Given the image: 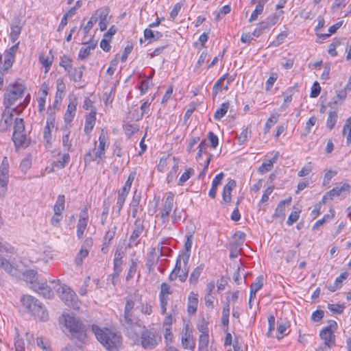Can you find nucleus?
Listing matches in <instances>:
<instances>
[{
  "label": "nucleus",
  "instance_id": "f257e3e1",
  "mask_svg": "<svg viewBox=\"0 0 351 351\" xmlns=\"http://www.w3.org/2000/svg\"><path fill=\"white\" fill-rule=\"evenodd\" d=\"M59 323L64 327L63 331L72 340L80 343H85L87 341V326L72 314L64 313L59 317Z\"/></svg>",
  "mask_w": 351,
  "mask_h": 351
},
{
  "label": "nucleus",
  "instance_id": "f03ea898",
  "mask_svg": "<svg viewBox=\"0 0 351 351\" xmlns=\"http://www.w3.org/2000/svg\"><path fill=\"white\" fill-rule=\"evenodd\" d=\"M91 330L97 340L108 351H117L121 348L122 337L119 332L108 328H101L95 324L91 326Z\"/></svg>",
  "mask_w": 351,
  "mask_h": 351
},
{
  "label": "nucleus",
  "instance_id": "7ed1b4c3",
  "mask_svg": "<svg viewBox=\"0 0 351 351\" xmlns=\"http://www.w3.org/2000/svg\"><path fill=\"white\" fill-rule=\"evenodd\" d=\"M134 302L132 299H127L124 308L123 319L121 320L122 325L126 329L127 335L135 339L138 337L142 328L139 320L134 315L133 308Z\"/></svg>",
  "mask_w": 351,
  "mask_h": 351
},
{
  "label": "nucleus",
  "instance_id": "20e7f679",
  "mask_svg": "<svg viewBox=\"0 0 351 351\" xmlns=\"http://www.w3.org/2000/svg\"><path fill=\"white\" fill-rule=\"evenodd\" d=\"M21 302L22 306L31 313L34 316L38 317L41 320H46L48 317V313L43 306L41 302L33 296L27 295H23Z\"/></svg>",
  "mask_w": 351,
  "mask_h": 351
},
{
  "label": "nucleus",
  "instance_id": "39448f33",
  "mask_svg": "<svg viewBox=\"0 0 351 351\" xmlns=\"http://www.w3.org/2000/svg\"><path fill=\"white\" fill-rule=\"evenodd\" d=\"M0 267L3 268L11 276L16 278H21L23 276L27 282H29L32 284L37 282L36 274L37 272L33 269H26L25 271H21L19 268L14 267L8 261L0 255Z\"/></svg>",
  "mask_w": 351,
  "mask_h": 351
},
{
  "label": "nucleus",
  "instance_id": "423d86ee",
  "mask_svg": "<svg viewBox=\"0 0 351 351\" xmlns=\"http://www.w3.org/2000/svg\"><path fill=\"white\" fill-rule=\"evenodd\" d=\"M24 93V87L22 84H15L10 85L4 94L3 104L5 108L10 109L15 101L22 97Z\"/></svg>",
  "mask_w": 351,
  "mask_h": 351
},
{
  "label": "nucleus",
  "instance_id": "0eeeda50",
  "mask_svg": "<svg viewBox=\"0 0 351 351\" xmlns=\"http://www.w3.org/2000/svg\"><path fill=\"white\" fill-rule=\"evenodd\" d=\"M57 291L60 293L62 300L66 305L74 309L80 308V301L75 293L68 286H60Z\"/></svg>",
  "mask_w": 351,
  "mask_h": 351
},
{
  "label": "nucleus",
  "instance_id": "6e6552de",
  "mask_svg": "<svg viewBox=\"0 0 351 351\" xmlns=\"http://www.w3.org/2000/svg\"><path fill=\"white\" fill-rule=\"evenodd\" d=\"M160 341V337L151 330H144L141 332V344L145 349L152 350L154 348Z\"/></svg>",
  "mask_w": 351,
  "mask_h": 351
},
{
  "label": "nucleus",
  "instance_id": "1a4fd4ad",
  "mask_svg": "<svg viewBox=\"0 0 351 351\" xmlns=\"http://www.w3.org/2000/svg\"><path fill=\"white\" fill-rule=\"evenodd\" d=\"M143 221L139 218L136 219L134 224L133 231L129 238L128 244L127 247L129 249L137 247L141 242L140 236L144 230Z\"/></svg>",
  "mask_w": 351,
  "mask_h": 351
},
{
  "label": "nucleus",
  "instance_id": "9d476101",
  "mask_svg": "<svg viewBox=\"0 0 351 351\" xmlns=\"http://www.w3.org/2000/svg\"><path fill=\"white\" fill-rule=\"evenodd\" d=\"M337 326L336 322L330 321L329 325L320 332L319 336L321 339L324 340V344L328 348L335 345V338L333 332L336 330Z\"/></svg>",
  "mask_w": 351,
  "mask_h": 351
},
{
  "label": "nucleus",
  "instance_id": "9b49d317",
  "mask_svg": "<svg viewBox=\"0 0 351 351\" xmlns=\"http://www.w3.org/2000/svg\"><path fill=\"white\" fill-rule=\"evenodd\" d=\"M174 202V195L172 192L167 193L161 211V219L164 223L169 221V214L172 210Z\"/></svg>",
  "mask_w": 351,
  "mask_h": 351
},
{
  "label": "nucleus",
  "instance_id": "f8f14e48",
  "mask_svg": "<svg viewBox=\"0 0 351 351\" xmlns=\"http://www.w3.org/2000/svg\"><path fill=\"white\" fill-rule=\"evenodd\" d=\"M350 189V185L347 183H339L332 190L326 193L323 198L322 203L325 204L327 200L332 199L334 197L339 196L343 191H348Z\"/></svg>",
  "mask_w": 351,
  "mask_h": 351
},
{
  "label": "nucleus",
  "instance_id": "ddd939ff",
  "mask_svg": "<svg viewBox=\"0 0 351 351\" xmlns=\"http://www.w3.org/2000/svg\"><path fill=\"white\" fill-rule=\"evenodd\" d=\"M189 256L190 254L189 253H185L182 256H180V267L179 270L176 271V274L178 275L181 282L186 281L188 276L189 269L187 267V264Z\"/></svg>",
  "mask_w": 351,
  "mask_h": 351
},
{
  "label": "nucleus",
  "instance_id": "4468645a",
  "mask_svg": "<svg viewBox=\"0 0 351 351\" xmlns=\"http://www.w3.org/2000/svg\"><path fill=\"white\" fill-rule=\"evenodd\" d=\"M13 114L12 112H10V109L5 108L1 114V119L0 121V132H5L8 131L12 124Z\"/></svg>",
  "mask_w": 351,
  "mask_h": 351
},
{
  "label": "nucleus",
  "instance_id": "2eb2a0df",
  "mask_svg": "<svg viewBox=\"0 0 351 351\" xmlns=\"http://www.w3.org/2000/svg\"><path fill=\"white\" fill-rule=\"evenodd\" d=\"M192 330L188 324H186L182 331V344L184 348L193 350L195 343L192 338Z\"/></svg>",
  "mask_w": 351,
  "mask_h": 351
},
{
  "label": "nucleus",
  "instance_id": "dca6fc26",
  "mask_svg": "<svg viewBox=\"0 0 351 351\" xmlns=\"http://www.w3.org/2000/svg\"><path fill=\"white\" fill-rule=\"evenodd\" d=\"M108 141V135L107 132L104 131V129L101 130V134L99 137V149L95 153V156L99 158H105V149L108 145L107 142Z\"/></svg>",
  "mask_w": 351,
  "mask_h": 351
},
{
  "label": "nucleus",
  "instance_id": "f3484780",
  "mask_svg": "<svg viewBox=\"0 0 351 351\" xmlns=\"http://www.w3.org/2000/svg\"><path fill=\"white\" fill-rule=\"evenodd\" d=\"M88 223V212L85 209L81 212L77 226V237L81 239Z\"/></svg>",
  "mask_w": 351,
  "mask_h": 351
},
{
  "label": "nucleus",
  "instance_id": "a211bd4d",
  "mask_svg": "<svg viewBox=\"0 0 351 351\" xmlns=\"http://www.w3.org/2000/svg\"><path fill=\"white\" fill-rule=\"evenodd\" d=\"M55 115L49 114L47 118L46 126L43 132V137L47 143H49L51 140V129L55 127Z\"/></svg>",
  "mask_w": 351,
  "mask_h": 351
},
{
  "label": "nucleus",
  "instance_id": "6ab92c4d",
  "mask_svg": "<svg viewBox=\"0 0 351 351\" xmlns=\"http://www.w3.org/2000/svg\"><path fill=\"white\" fill-rule=\"evenodd\" d=\"M109 12L110 10L108 8L97 10V21L99 20V25L101 32L106 30L107 28Z\"/></svg>",
  "mask_w": 351,
  "mask_h": 351
},
{
  "label": "nucleus",
  "instance_id": "aec40b11",
  "mask_svg": "<svg viewBox=\"0 0 351 351\" xmlns=\"http://www.w3.org/2000/svg\"><path fill=\"white\" fill-rule=\"evenodd\" d=\"M33 289L46 298L49 299L53 296L52 290L46 283L36 282L33 285Z\"/></svg>",
  "mask_w": 351,
  "mask_h": 351
},
{
  "label": "nucleus",
  "instance_id": "412c9836",
  "mask_svg": "<svg viewBox=\"0 0 351 351\" xmlns=\"http://www.w3.org/2000/svg\"><path fill=\"white\" fill-rule=\"evenodd\" d=\"M96 121V110L91 109L90 112L86 115L84 132L89 134L94 128Z\"/></svg>",
  "mask_w": 351,
  "mask_h": 351
},
{
  "label": "nucleus",
  "instance_id": "4be33fe9",
  "mask_svg": "<svg viewBox=\"0 0 351 351\" xmlns=\"http://www.w3.org/2000/svg\"><path fill=\"white\" fill-rule=\"evenodd\" d=\"M267 1L268 0H252V3H257V5L250 16L249 22L252 23L257 19L258 15L262 14L264 6Z\"/></svg>",
  "mask_w": 351,
  "mask_h": 351
},
{
  "label": "nucleus",
  "instance_id": "5701e85b",
  "mask_svg": "<svg viewBox=\"0 0 351 351\" xmlns=\"http://www.w3.org/2000/svg\"><path fill=\"white\" fill-rule=\"evenodd\" d=\"M198 304V295L191 292L188 298V313L190 315H193L197 311Z\"/></svg>",
  "mask_w": 351,
  "mask_h": 351
},
{
  "label": "nucleus",
  "instance_id": "b1692460",
  "mask_svg": "<svg viewBox=\"0 0 351 351\" xmlns=\"http://www.w3.org/2000/svg\"><path fill=\"white\" fill-rule=\"evenodd\" d=\"M291 197L280 202L278 204L275 213L273 215L274 217H285V206H289L291 204Z\"/></svg>",
  "mask_w": 351,
  "mask_h": 351
},
{
  "label": "nucleus",
  "instance_id": "393cba45",
  "mask_svg": "<svg viewBox=\"0 0 351 351\" xmlns=\"http://www.w3.org/2000/svg\"><path fill=\"white\" fill-rule=\"evenodd\" d=\"M85 69L86 67L84 65L73 69L71 67L70 71H67L70 79L75 82H80Z\"/></svg>",
  "mask_w": 351,
  "mask_h": 351
},
{
  "label": "nucleus",
  "instance_id": "a878e982",
  "mask_svg": "<svg viewBox=\"0 0 351 351\" xmlns=\"http://www.w3.org/2000/svg\"><path fill=\"white\" fill-rule=\"evenodd\" d=\"M236 186V182L234 180H230L224 186L223 191V200L225 202H230L231 201V192Z\"/></svg>",
  "mask_w": 351,
  "mask_h": 351
},
{
  "label": "nucleus",
  "instance_id": "bb28decb",
  "mask_svg": "<svg viewBox=\"0 0 351 351\" xmlns=\"http://www.w3.org/2000/svg\"><path fill=\"white\" fill-rule=\"evenodd\" d=\"M63 130L64 134L62 136V145L68 152H72L74 149L72 147L71 141L70 140L71 131L69 128L65 127Z\"/></svg>",
  "mask_w": 351,
  "mask_h": 351
},
{
  "label": "nucleus",
  "instance_id": "cd10ccee",
  "mask_svg": "<svg viewBox=\"0 0 351 351\" xmlns=\"http://www.w3.org/2000/svg\"><path fill=\"white\" fill-rule=\"evenodd\" d=\"M12 140L16 147H27L29 145L26 135L24 133L13 134Z\"/></svg>",
  "mask_w": 351,
  "mask_h": 351
},
{
  "label": "nucleus",
  "instance_id": "c85d7f7f",
  "mask_svg": "<svg viewBox=\"0 0 351 351\" xmlns=\"http://www.w3.org/2000/svg\"><path fill=\"white\" fill-rule=\"evenodd\" d=\"M77 109V104L75 101H71L67 107L66 112L64 114V121L67 123H71L75 114Z\"/></svg>",
  "mask_w": 351,
  "mask_h": 351
},
{
  "label": "nucleus",
  "instance_id": "c756f323",
  "mask_svg": "<svg viewBox=\"0 0 351 351\" xmlns=\"http://www.w3.org/2000/svg\"><path fill=\"white\" fill-rule=\"evenodd\" d=\"M233 241L230 244V246L240 248L245 242V234L241 232H236L233 236Z\"/></svg>",
  "mask_w": 351,
  "mask_h": 351
},
{
  "label": "nucleus",
  "instance_id": "7c9ffc66",
  "mask_svg": "<svg viewBox=\"0 0 351 351\" xmlns=\"http://www.w3.org/2000/svg\"><path fill=\"white\" fill-rule=\"evenodd\" d=\"M347 96V93L346 90L341 89L340 90L336 91V95L332 98V101H330L328 105L332 107L333 104H342L343 101L346 99Z\"/></svg>",
  "mask_w": 351,
  "mask_h": 351
},
{
  "label": "nucleus",
  "instance_id": "2f4dec72",
  "mask_svg": "<svg viewBox=\"0 0 351 351\" xmlns=\"http://www.w3.org/2000/svg\"><path fill=\"white\" fill-rule=\"evenodd\" d=\"M70 160V155L67 153L59 154V158L53 162V165L58 169L64 168Z\"/></svg>",
  "mask_w": 351,
  "mask_h": 351
},
{
  "label": "nucleus",
  "instance_id": "473e14b6",
  "mask_svg": "<svg viewBox=\"0 0 351 351\" xmlns=\"http://www.w3.org/2000/svg\"><path fill=\"white\" fill-rule=\"evenodd\" d=\"M9 165L6 157L2 160L0 167V180H8Z\"/></svg>",
  "mask_w": 351,
  "mask_h": 351
},
{
  "label": "nucleus",
  "instance_id": "72a5a7b5",
  "mask_svg": "<svg viewBox=\"0 0 351 351\" xmlns=\"http://www.w3.org/2000/svg\"><path fill=\"white\" fill-rule=\"evenodd\" d=\"M204 265L203 264L200 265L199 266L197 267L193 272L191 274L190 278H189V282L191 284H196L198 282L199 278L204 269Z\"/></svg>",
  "mask_w": 351,
  "mask_h": 351
},
{
  "label": "nucleus",
  "instance_id": "f704fd0d",
  "mask_svg": "<svg viewBox=\"0 0 351 351\" xmlns=\"http://www.w3.org/2000/svg\"><path fill=\"white\" fill-rule=\"evenodd\" d=\"M230 104L228 101L224 102L221 105V107L217 110L215 113L214 117L216 120H220L228 112Z\"/></svg>",
  "mask_w": 351,
  "mask_h": 351
},
{
  "label": "nucleus",
  "instance_id": "c9c22d12",
  "mask_svg": "<svg viewBox=\"0 0 351 351\" xmlns=\"http://www.w3.org/2000/svg\"><path fill=\"white\" fill-rule=\"evenodd\" d=\"M21 29L22 27L20 25L19 23L11 26L10 39L12 43H14L18 39Z\"/></svg>",
  "mask_w": 351,
  "mask_h": 351
},
{
  "label": "nucleus",
  "instance_id": "e433bc0d",
  "mask_svg": "<svg viewBox=\"0 0 351 351\" xmlns=\"http://www.w3.org/2000/svg\"><path fill=\"white\" fill-rule=\"evenodd\" d=\"M228 77V73L221 76L214 84L213 88V97H215L218 94L219 91H221L223 84L226 80V77Z\"/></svg>",
  "mask_w": 351,
  "mask_h": 351
},
{
  "label": "nucleus",
  "instance_id": "4c0bfd02",
  "mask_svg": "<svg viewBox=\"0 0 351 351\" xmlns=\"http://www.w3.org/2000/svg\"><path fill=\"white\" fill-rule=\"evenodd\" d=\"M64 209V195H60L54 205L53 210L56 213H62Z\"/></svg>",
  "mask_w": 351,
  "mask_h": 351
},
{
  "label": "nucleus",
  "instance_id": "58836bf2",
  "mask_svg": "<svg viewBox=\"0 0 351 351\" xmlns=\"http://www.w3.org/2000/svg\"><path fill=\"white\" fill-rule=\"evenodd\" d=\"M25 132V123L22 118H16L14 123V132L13 134L24 133Z\"/></svg>",
  "mask_w": 351,
  "mask_h": 351
},
{
  "label": "nucleus",
  "instance_id": "ea45409f",
  "mask_svg": "<svg viewBox=\"0 0 351 351\" xmlns=\"http://www.w3.org/2000/svg\"><path fill=\"white\" fill-rule=\"evenodd\" d=\"M337 112L335 110H330L328 112V117L326 121V125L328 128L332 129L337 122Z\"/></svg>",
  "mask_w": 351,
  "mask_h": 351
},
{
  "label": "nucleus",
  "instance_id": "a19ab883",
  "mask_svg": "<svg viewBox=\"0 0 351 351\" xmlns=\"http://www.w3.org/2000/svg\"><path fill=\"white\" fill-rule=\"evenodd\" d=\"M40 62L45 67L46 72H47L51 65L53 61V56H48L47 57L45 56L43 53L40 54L39 56Z\"/></svg>",
  "mask_w": 351,
  "mask_h": 351
},
{
  "label": "nucleus",
  "instance_id": "79ce46f5",
  "mask_svg": "<svg viewBox=\"0 0 351 351\" xmlns=\"http://www.w3.org/2000/svg\"><path fill=\"white\" fill-rule=\"evenodd\" d=\"M343 22L339 21L336 24L332 25L328 29V34H317V36L322 40L326 39L328 37H329L331 34L335 33L337 30L341 26Z\"/></svg>",
  "mask_w": 351,
  "mask_h": 351
},
{
  "label": "nucleus",
  "instance_id": "37998d69",
  "mask_svg": "<svg viewBox=\"0 0 351 351\" xmlns=\"http://www.w3.org/2000/svg\"><path fill=\"white\" fill-rule=\"evenodd\" d=\"M97 22V10L93 13L90 20L88 21L83 30L85 34H88L89 31L93 28V25Z\"/></svg>",
  "mask_w": 351,
  "mask_h": 351
},
{
  "label": "nucleus",
  "instance_id": "c03bdc74",
  "mask_svg": "<svg viewBox=\"0 0 351 351\" xmlns=\"http://www.w3.org/2000/svg\"><path fill=\"white\" fill-rule=\"evenodd\" d=\"M88 253L89 250L81 247L80 250L79 251L75 258L76 264L77 265H81L82 264L84 259L88 255Z\"/></svg>",
  "mask_w": 351,
  "mask_h": 351
},
{
  "label": "nucleus",
  "instance_id": "a18cd8bd",
  "mask_svg": "<svg viewBox=\"0 0 351 351\" xmlns=\"http://www.w3.org/2000/svg\"><path fill=\"white\" fill-rule=\"evenodd\" d=\"M128 194L122 193L121 191L118 192V198L117 202V213L118 214H120V212L123 208V206L125 203V201L126 199V197Z\"/></svg>",
  "mask_w": 351,
  "mask_h": 351
},
{
  "label": "nucleus",
  "instance_id": "49530a36",
  "mask_svg": "<svg viewBox=\"0 0 351 351\" xmlns=\"http://www.w3.org/2000/svg\"><path fill=\"white\" fill-rule=\"evenodd\" d=\"M348 130V134L347 135V144H350L351 143V117L346 120V123L344 125L342 131L343 134L346 135Z\"/></svg>",
  "mask_w": 351,
  "mask_h": 351
},
{
  "label": "nucleus",
  "instance_id": "de8ad7c7",
  "mask_svg": "<svg viewBox=\"0 0 351 351\" xmlns=\"http://www.w3.org/2000/svg\"><path fill=\"white\" fill-rule=\"evenodd\" d=\"M194 173V170L191 168H189L186 170L185 172H184L182 176H180L178 182V185H183L184 182H186Z\"/></svg>",
  "mask_w": 351,
  "mask_h": 351
},
{
  "label": "nucleus",
  "instance_id": "09e8293b",
  "mask_svg": "<svg viewBox=\"0 0 351 351\" xmlns=\"http://www.w3.org/2000/svg\"><path fill=\"white\" fill-rule=\"evenodd\" d=\"M173 161H174V164L172 167V169L167 178L168 183L173 181V180L174 179V178L176 176V173L178 170V161L176 159V158H173Z\"/></svg>",
  "mask_w": 351,
  "mask_h": 351
},
{
  "label": "nucleus",
  "instance_id": "8fccbe9b",
  "mask_svg": "<svg viewBox=\"0 0 351 351\" xmlns=\"http://www.w3.org/2000/svg\"><path fill=\"white\" fill-rule=\"evenodd\" d=\"M14 58L15 57L5 53L3 66V71H8L10 68L12 67V64L14 62Z\"/></svg>",
  "mask_w": 351,
  "mask_h": 351
},
{
  "label": "nucleus",
  "instance_id": "3c124183",
  "mask_svg": "<svg viewBox=\"0 0 351 351\" xmlns=\"http://www.w3.org/2000/svg\"><path fill=\"white\" fill-rule=\"evenodd\" d=\"M300 213V210L298 209H295V210L292 211L288 217L287 221V225L291 226L293 223L296 222L299 219Z\"/></svg>",
  "mask_w": 351,
  "mask_h": 351
},
{
  "label": "nucleus",
  "instance_id": "603ef678",
  "mask_svg": "<svg viewBox=\"0 0 351 351\" xmlns=\"http://www.w3.org/2000/svg\"><path fill=\"white\" fill-rule=\"evenodd\" d=\"M345 306L343 304H328V308L336 314H341L343 311Z\"/></svg>",
  "mask_w": 351,
  "mask_h": 351
},
{
  "label": "nucleus",
  "instance_id": "864d4df0",
  "mask_svg": "<svg viewBox=\"0 0 351 351\" xmlns=\"http://www.w3.org/2000/svg\"><path fill=\"white\" fill-rule=\"evenodd\" d=\"M263 281H264V278L263 276H258L256 282L251 285L250 289L257 292L258 290H260L262 288V287L263 285Z\"/></svg>",
  "mask_w": 351,
  "mask_h": 351
},
{
  "label": "nucleus",
  "instance_id": "5fc2aeb1",
  "mask_svg": "<svg viewBox=\"0 0 351 351\" xmlns=\"http://www.w3.org/2000/svg\"><path fill=\"white\" fill-rule=\"evenodd\" d=\"M197 329L202 334H208V322L204 318L201 319L197 324Z\"/></svg>",
  "mask_w": 351,
  "mask_h": 351
},
{
  "label": "nucleus",
  "instance_id": "6e6d98bb",
  "mask_svg": "<svg viewBox=\"0 0 351 351\" xmlns=\"http://www.w3.org/2000/svg\"><path fill=\"white\" fill-rule=\"evenodd\" d=\"M348 276V273L343 272L341 274V275L337 277L335 282V286L330 289L332 291H335L337 289L341 286L342 280L346 279Z\"/></svg>",
  "mask_w": 351,
  "mask_h": 351
},
{
  "label": "nucleus",
  "instance_id": "4d7b16f0",
  "mask_svg": "<svg viewBox=\"0 0 351 351\" xmlns=\"http://www.w3.org/2000/svg\"><path fill=\"white\" fill-rule=\"evenodd\" d=\"M273 160L263 162L262 165L258 168V171L262 174L269 171L273 168Z\"/></svg>",
  "mask_w": 351,
  "mask_h": 351
},
{
  "label": "nucleus",
  "instance_id": "13d9d810",
  "mask_svg": "<svg viewBox=\"0 0 351 351\" xmlns=\"http://www.w3.org/2000/svg\"><path fill=\"white\" fill-rule=\"evenodd\" d=\"M279 115L278 114H271V117L267 119L265 124V132H267L278 121Z\"/></svg>",
  "mask_w": 351,
  "mask_h": 351
},
{
  "label": "nucleus",
  "instance_id": "bf43d9fd",
  "mask_svg": "<svg viewBox=\"0 0 351 351\" xmlns=\"http://www.w3.org/2000/svg\"><path fill=\"white\" fill-rule=\"evenodd\" d=\"M134 175L130 174V176H128V178L126 180L121 192L128 194V193L130 190L131 186H132V183L134 181Z\"/></svg>",
  "mask_w": 351,
  "mask_h": 351
},
{
  "label": "nucleus",
  "instance_id": "052dcab7",
  "mask_svg": "<svg viewBox=\"0 0 351 351\" xmlns=\"http://www.w3.org/2000/svg\"><path fill=\"white\" fill-rule=\"evenodd\" d=\"M287 33L285 32H283L280 34H279L275 40H274L272 43H270L269 45V47L271 46H278L280 45L282 42L283 40L285 39V38H287Z\"/></svg>",
  "mask_w": 351,
  "mask_h": 351
},
{
  "label": "nucleus",
  "instance_id": "680f3d73",
  "mask_svg": "<svg viewBox=\"0 0 351 351\" xmlns=\"http://www.w3.org/2000/svg\"><path fill=\"white\" fill-rule=\"evenodd\" d=\"M115 230H116V228L114 227L113 229L108 230L106 232V235L104 237V240H105L104 245H106V247H108V245L110 243V242L112 241V240L114 237Z\"/></svg>",
  "mask_w": 351,
  "mask_h": 351
},
{
  "label": "nucleus",
  "instance_id": "e2e57ef3",
  "mask_svg": "<svg viewBox=\"0 0 351 351\" xmlns=\"http://www.w3.org/2000/svg\"><path fill=\"white\" fill-rule=\"evenodd\" d=\"M208 343V334H201L199 339V348L204 349Z\"/></svg>",
  "mask_w": 351,
  "mask_h": 351
},
{
  "label": "nucleus",
  "instance_id": "0e129e2a",
  "mask_svg": "<svg viewBox=\"0 0 351 351\" xmlns=\"http://www.w3.org/2000/svg\"><path fill=\"white\" fill-rule=\"evenodd\" d=\"M137 308L140 309L141 313L145 315H149L152 313V306L147 302H141V306H138Z\"/></svg>",
  "mask_w": 351,
  "mask_h": 351
},
{
  "label": "nucleus",
  "instance_id": "69168bd1",
  "mask_svg": "<svg viewBox=\"0 0 351 351\" xmlns=\"http://www.w3.org/2000/svg\"><path fill=\"white\" fill-rule=\"evenodd\" d=\"M71 60L66 56L62 58L61 61L60 62V65L64 68L65 71H70V69H71Z\"/></svg>",
  "mask_w": 351,
  "mask_h": 351
},
{
  "label": "nucleus",
  "instance_id": "338daca9",
  "mask_svg": "<svg viewBox=\"0 0 351 351\" xmlns=\"http://www.w3.org/2000/svg\"><path fill=\"white\" fill-rule=\"evenodd\" d=\"M287 329V326L285 324H280L277 328V336L276 338L278 339H282L285 335H287L285 332Z\"/></svg>",
  "mask_w": 351,
  "mask_h": 351
},
{
  "label": "nucleus",
  "instance_id": "774afa93",
  "mask_svg": "<svg viewBox=\"0 0 351 351\" xmlns=\"http://www.w3.org/2000/svg\"><path fill=\"white\" fill-rule=\"evenodd\" d=\"M31 165V159L29 158H26L21 161L20 164V168L23 172L25 173L30 168Z\"/></svg>",
  "mask_w": 351,
  "mask_h": 351
}]
</instances>
